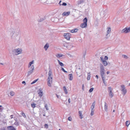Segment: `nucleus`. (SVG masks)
Listing matches in <instances>:
<instances>
[{"instance_id": "64", "label": "nucleus", "mask_w": 130, "mask_h": 130, "mask_svg": "<svg viewBox=\"0 0 130 130\" xmlns=\"http://www.w3.org/2000/svg\"><path fill=\"white\" fill-rule=\"evenodd\" d=\"M57 95V98H58V96L57 95Z\"/></svg>"}, {"instance_id": "63", "label": "nucleus", "mask_w": 130, "mask_h": 130, "mask_svg": "<svg viewBox=\"0 0 130 130\" xmlns=\"http://www.w3.org/2000/svg\"><path fill=\"white\" fill-rule=\"evenodd\" d=\"M67 55H70V54H69V53H67Z\"/></svg>"}, {"instance_id": "17", "label": "nucleus", "mask_w": 130, "mask_h": 130, "mask_svg": "<svg viewBox=\"0 0 130 130\" xmlns=\"http://www.w3.org/2000/svg\"><path fill=\"white\" fill-rule=\"evenodd\" d=\"M105 77H104V78H102V80L103 82V83H104V84L105 86H107V83L105 81Z\"/></svg>"}, {"instance_id": "3", "label": "nucleus", "mask_w": 130, "mask_h": 130, "mask_svg": "<svg viewBox=\"0 0 130 130\" xmlns=\"http://www.w3.org/2000/svg\"><path fill=\"white\" fill-rule=\"evenodd\" d=\"M22 50L19 48L14 49L12 51V54L14 55H17L21 53Z\"/></svg>"}, {"instance_id": "12", "label": "nucleus", "mask_w": 130, "mask_h": 130, "mask_svg": "<svg viewBox=\"0 0 130 130\" xmlns=\"http://www.w3.org/2000/svg\"><path fill=\"white\" fill-rule=\"evenodd\" d=\"M107 34H106V36H107V35L110 33L111 30V28L109 27H108L107 28Z\"/></svg>"}, {"instance_id": "8", "label": "nucleus", "mask_w": 130, "mask_h": 130, "mask_svg": "<svg viewBox=\"0 0 130 130\" xmlns=\"http://www.w3.org/2000/svg\"><path fill=\"white\" fill-rule=\"evenodd\" d=\"M70 33L64 34V36L65 38L67 40H69L70 38Z\"/></svg>"}, {"instance_id": "28", "label": "nucleus", "mask_w": 130, "mask_h": 130, "mask_svg": "<svg viewBox=\"0 0 130 130\" xmlns=\"http://www.w3.org/2000/svg\"><path fill=\"white\" fill-rule=\"evenodd\" d=\"M109 95L110 98H112L114 94L112 92L109 93Z\"/></svg>"}, {"instance_id": "35", "label": "nucleus", "mask_w": 130, "mask_h": 130, "mask_svg": "<svg viewBox=\"0 0 130 130\" xmlns=\"http://www.w3.org/2000/svg\"><path fill=\"white\" fill-rule=\"evenodd\" d=\"M14 93L13 91H11L10 92V95L12 96H13L14 95Z\"/></svg>"}, {"instance_id": "24", "label": "nucleus", "mask_w": 130, "mask_h": 130, "mask_svg": "<svg viewBox=\"0 0 130 130\" xmlns=\"http://www.w3.org/2000/svg\"><path fill=\"white\" fill-rule=\"evenodd\" d=\"M95 105V102H94L92 104V105L91 106V108L92 109H94V106Z\"/></svg>"}, {"instance_id": "14", "label": "nucleus", "mask_w": 130, "mask_h": 130, "mask_svg": "<svg viewBox=\"0 0 130 130\" xmlns=\"http://www.w3.org/2000/svg\"><path fill=\"white\" fill-rule=\"evenodd\" d=\"M104 109L106 111H108V106L107 104L105 102Z\"/></svg>"}, {"instance_id": "56", "label": "nucleus", "mask_w": 130, "mask_h": 130, "mask_svg": "<svg viewBox=\"0 0 130 130\" xmlns=\"http://www.w3.org/2000/svg\"><path fill=\"white\" fill-rule=\"evenodd\" d=\"M106 73L107 74H108L109 73V71H108Z\"/></svg>"}, {"instance_id": "32", "label": "nucleus", "mask_w": 130, "mask_h": 130, "mask_svg": "<svg viewBox=\"0 0 130 130\" xmlns=\"http://www.w3.org/2000/svg\"><path fill=\"white\" fill-rule=\"evenodd\" d=\"M68 43H67L66 42H65V43H63L62 44V45L64 47H66V48L67 47Z\"/></svg>"}, {"instance_id": "10", "label": "nucleus", "mask_w": 130, "mask_h": 130, "mask_svg": "<svg viewBox=\"0 0 130 130\" xmlns=\"http://www.w3.org/2000/svg\"><path fill=\"white\" fill-rule=\"evenodd\" d=\"M73 47V46L72 45V44L70 43H68L67 48L68 49L70 50Z\"/></svg>"}, {"instance_id": "53", "label": "nucleus", "mask_w": 130, "mask_h": 130, "mask_svg": "<svg viewBox=\"0 0 130 130\" xmlns=\"http://www.w3.org/2000/svg\"><path fill=\"white\" fill-rule=\"evenodd\" d=\"M3 19L2 18V17L0 16V20L1 21H2L3 20Z\"/></svg>"}, {"instance_id": "42", "label": "nucleus", "mask_w": 130, "mask_h": 130, "mask_svg": "<svg viewBox=\"0 0 130 130\" xmlns=\"http://www.w3.org/2000/svg\"><path fill=\"white\" fill-rule=\"evenodd\" d=\"M4 108L2 107V105H0V110L1 111H2V110Z\"/></svg>"}, {"instance_id": "57", "label": "nucleus", "mask_w": 130, "mask_h": 130, "mask_svg": "<svg viewBox=\"0 0 130 130\" xmlns=\"http://www.w3.org/2000/svg\"><path fill=\"white\" fill-rule=\"evenodd\" d=\"M61 2V1H60L59 2V4L60 5H61V4H60V3Z\"/></svg>"}, {"instance_id": "5", "label": "nucleus", "mask_w": 130, "mask_h": 130, "mask_svg": "<svg viewBox=\"0 0 130 130\" xmlns=\"http://www.w3.org/2000/svg\"><path fill=\"white\" fill-rule=\"evenodd\" d=\"M34 69V66L33 65H32L29 71L28 72V74L27 76H28L33 73Z\"/></svg>"}, {"instance_id": "61", "label": "nucleus", "mask_w": 130, "mask_h": 130, "mask_svg": "<svg viewBox=\"0 0 130 130\" xmlns=\"http://www.w3.org/2000/svg\"><path fill=\"white\" fill-rule=\"evenodd\" d=\"M0 64H2V65H3V63H0Z\"/></svg>"}, {"instance_id": "39", "label": "nucleus", "mask_w": 130, "mask_h": 130, "mask_svg": "<svg viewBox=\"0 0 130 130\" xmlns=\"http://www.w3.org/2000/svg\"><path fill=\"white\" fill-rule=\"evenodd\" d=\"M108 92H109L110 91H111L112 88H111V87H108Z\"/></svg>"}, {"instance_id": "21", "label": "nucleus", "mask_w": 130, "mask_h": 130, "mask_svg": "<svg viewBox=\"0 0 130 130\" xmlns=\"http://www.w3.org/2000/svg\"><path fill=\"white\" fill-rule=\"evenodd\" d=\"M49 47V44H46L44 46V48L45 50H46Z\"/></svg>"}, {"instance_id": "60", "label": "nucleus", "mask_w": 130, "mask_h": 130, "mask_svg": "<svg viewBox=\"0 0 130 130\" xmlns=\"http://www.w3.org/2000/svg\"><path fill=\"white\" fill-rule=\"evenodd\" d=\"M109 92V93H111L112 92V91H110L109 92Z\"/></svg>"}, {"instance_id": "25", "label": "nucleus", "mask_w": 130, "mask_h": 130, "mask_svg": "<svg viewBox=\"0 0 130 130\" xmlns=\"http://www.w3.org/2000/svg\"><path fill=\"white\" fill-rule=\"evenodd\" d=\"M130 124V122L129 121H127L125 122V125L126 126L128 127V125Z\"/></svg>"}, {"instance_id": "27", "label": "nucleus", "mask_w": 130, "mask_h": 130, "mask_svg": "<svg viewBox=\"0 0 130 130\" xmlns=\"http://www.w3.org/2000/svg\"><path fill=\"white\" fill-rule=\"evenodd\" d=\"M90 73H88V76L87 77V79L88 80H89L90 79Z\"/></svg>"}, {"instance_id": "48", "label": "nucleus", "mask_w": 130, "mask_h": 130, "mask_svg": "<svg viewBox=\"0 0 130 130\" xmlns=\"http://www.w3.org/2000/svg\"><path fill=\"white\" fill-rule=\"evenodd\" d=\"M67 5V4L66 3H63L62 4V5L64 6H66Z\"/></svg>"}, {"instance_id": "44", "label": "nucleus", "mask_w": 130, "mask_h": 130, "mask_svg": "<svg viewBox=\"0 0 130 130\" xmlns=\"http://www.w3.org/2000/svg\"><path fill=\"white\" fill-rule=\"evenodd\" d=\"M22 115L23 117H24L25 118L26 117V115H25V114L24 113L22 112Z\"/></svg>"}, {"instance_id": "49", "label": "nucleus", "mask_w": 130, "mask_h": 130, "mask_svg": "<svg viewBox=\"0 0 130 130\" xmlns=\"http://www.w3.org/2000/svg\"><path fill=\"white\" fill-rule=\"evenodd\" d=\"M70 32L72 33H74L73 29H72L70 30Z\"/></svg>"}, {"instance_id": "43", "label": "nucleus", "mask_w": 130, "mask_h": 130, "mask_svg": "<svg viewBox=\"0 0 130 130\" xmlns=\"http://www.w3.org/2000/svg\"><path fill=\"white\" fill-rule=\"evenodd\" d=\"M86 52V51H85L84 52V54H83V57L84 58H85V56Z\"/></svg>"}, {"instance_id": "58", "label": "nucleus", "mask_w": 130, "mask_h": 130, "mask_svg": "<svg viewBox=\"0 0 130 130\" xmlns=\"http://www.w3.org/2000/svg\"><path fill=\"white\" fill-rule=\"evenodd\" d=\"M57 61H58V62L59 63V62L60 63V61H59V60H57Z\"/></svg>"}, {"instance_id": "46", "label": "nucleus", "mask_w": 130, "mask_h": 130, "mask_svg": "<svg viewBox=\"0 0 130 130\" xmlns=\"http://www.w3.org/2000/svg\"><path fill=\"white\" fill-rule=\"evenodd\" d=\"M68 120L69 121H71L72 120V118L70 117H69L68 118Z\"/></svg>"}, {"instance_id": "13", "label": "nucleus", "mask_w": 130, "mask_h": 130, "mask_svg": "<svg viewBox=\"0 0 130 130\" xmlns=\"http://www.w3.org/2000/svg\"><path fill=\"white\" fill-rule=\"evenodd\" d=\"M70 12L69 11L68 12H64L62 13V15L63 16H68L70 14Z\"/></svg>"}, {"instance_id": "16", "label": "nucleus", "mask_w": 130, "mask_h": 130, "mask_svg": "<svg viewBox=\"0 0 130 130\" xmlns=\"http://www.w3.org/2000/svg\"><path fill=\"white\" fill-rule=\"evenodd\" d=\"M69 79L70 80H72L73 79L72 74H69Z\"/></svg>"}, {"instance_id": "52", "label": "nucleus", "mask_w": 130, "mask_h": 130, "mask_svg": "<svg viewBox=\"0 0 130 130\" xmlns=\"http://www.w3.org/2000/svg\"><path fill=\"white\" fill-rule=\"evenodd\" d=\"M22 84H24L25 85V84H26L25 82V81H23L22 82Z\"/></svg>"}, {"instance_id": "55", "label": "nucleus", "mask_w": 130, "mask_h": 130, "mask_svg": "<svg viewBox=\"0 0 130 130\" xmlns=\"http://www.w3.org/2000/svg\"><path fill=\"white\" fill-rule=\"evenodd\" d=\"M95 77L97 79L98 78V76L97 75H96L95 76Z\"/></svg>"}, {"instance_id": "37", "label": "nucleus", "mask_w": 130, "mask_h": 130, "mask_svg": "<svg viewBox=\"0 0 130 130\" xmlns=\"http://www.w3.org/2000/svg\"><path fill=\"white\" fill-rule=\"evenodd\" d=\"M45 107L47 110H48L49 109L47 105V104H45Z\"/></svg>"}, {"instance_id": "19", "label": "nucleus", "mask_w": 130, "mask_h": 130, "mask_svg": "<svg viewBox=\"0 0 130 130\" xmlns=\"http://www.w3.org/2000/svg\"><path fill=\"white\" fill-rule=\"evenodd\" d=\"M46 18V17H44L43 18H41L38 21L39 22H41L45 20Z\"/></svg>"}, {"instance_id": "41", "label": "nucleus", "mask_w": 130, "mask_h": 130, "mask_svg": "<svg viewBox=\"0 0 130 130\" xmlns=\"http://www.w3.org/2000/svg\"><path fill=\"white\" fill-rule=\"evenodd\" d=\"M61 70L65 73H67V72L62 67L61 68Z\"/></svg>"}, {"instance_id": "11", "label": "nucleus", "mask_w": 130, "mask_h": 130, "mask_svg": "<svg viewBox=\"0 0 130 130\" xmlns=\"http://www.w3.org/2000/svg\"><path fill=\"white\" fill-rule=\"evenodd\" d=\"M7 128L8 130H16L15 128L12 126H8Z\"/></svg>"}, {"instance_id": "7", "label": "nucleus", "mask_w": 130, "mask_h": 130, "mask_svg": "<svg viewBox=\"0 0 130 130\" xmlns=\"http://www.w3.org/2000/svg\"><path fill=\"white\" fill-rule=\"evenodd\" d=\"M77 75L80 77L81 75L82 70L80 68H77L75 70Z\"/></svg>"}, {"instance_id": "40", "label": "nucleus", "mask_w": 130, "mask_h": 130, "mask_svg": "<svg viewBox=\"0 0 130 130\" xmlns=\"http://www.w3.org/2000/svg\"><path fill=\"white\" fill-rule=\"evenodd\" d=\"M74 32H76L77 31L78 29L77 28H75L74 29H73Z\"/></svg>"}, {"instance_id": "54", "label": "nucleus", "mask_w": 130, "mask_h": 130, "mask_svg": "<svg viewBox=\"0 0 130 130\" xmlns=\"http://www.w3.org/2000/svg\"><path fill=\"white\" fill-rule=\"evenodd\" d=\"M70 99H69V100H68V102L69 103H70V102H71L70 101Z\"/></svg>"}, {"instance_id": "26", "label": "nucleus", "mask_w": 130, "mask_h": 130, "mask_svg": "<svg viewBox=\"0 0 130 130\" xmlns=\"http://www.w3.org/2000/svg\"><path fill=\"white\" fill-rule=\"evenodd\" d=\"M56 56L57 57L59 58L62 57L63 56V55L62 54H57Z\"/></svg>"}, {"instance_id": "33", "label": "nucleus", "mask_w": 130, "mask_h": 130, "mask_svg": "<svg viewBox=\"0 0 130 130\" xmlns=\"http://www.w3.org/2000/svg\"><path fill=\"white\" fill-rule=\"evenodd\" d=\"M38 80V79H36V80H34V81H33L31 83V84H34L37 81V80Z\"/></svg>"}, {"instance_id": "1", "label": "nucleus", "mask_w": 130, "mask_h": 130, "mask_svg": "<svg viewBox=\"0 0 130 130\" xmlns=\"http://www.w3.org/2000/svg\"><path fill=\"white\" fill-rule=\"evenodd\" d=\"M50 70L48 72V76L47 79V84L48 86L50 87H51V84L52 83L53 78L51 76L52 72L51 69L49 68Z\"/></svg>"}, {"instance_id": "22", "label": "nucleus", "mask_w": 130, "mask_h": 130, "mask_svg": "<svg viewBox=\"0 0 130 130\" xmlns=\"http://www.w3.org/2000/svg\"><path fill=\"white\" fill-rule=\"evenodd\" d=\"M102 62L103 63V64L105 66H106L107 65L108 63L107 62L106 60H103V62Z\"/></svg>"}, {"instance_id": "59", "label": "nucleus", "mask_w": 130, "mask_h": 130, "mask_svg": "<svg viewBox=\"0 0 130 130\" xmlns=\"http://www.w3.org/2000/svg\"><path fill=\"white\" fill-rule=\"evenodd\" d=\"M84 86V85H83V86H82V89H83V90H83Z\"/></svg>"}, {"instance_id": "15", "label": "nucleus", "mask_w": 130, "mask_h": 130, "mask_svg": "<svg viewBox=\"0 0 130 130\" xmlns=\"http://www.w3.org/2000/svg\"><path fill=\"white\" fill-rule=\"evenodd\" d=\"M82 111H80L78 112L79 116L80 117V118L81 119L83 118V115L82 114Z\"/></svg>"}, {"instance_id": "30", "label": "nucleus", "mask_w": 130, "mask_h": 130, "mask_svg": "<svg viewBox=\"0 0 130 130\" xmlns=\"http://www.w3.org/2000/svg\"><path fill=\"white\" fill-rule=\"evenodd\" d=\"M94 111V109H91V113H90V115L91 116H93V115Z\"/></svg>"}, {"instance_id": "4", "label": "nucleus", "mask_w": 130, "mask_h": 130, "mask_svg": "<svg viewBox=\"0 0 130 130\" xmlns=\"http://www.w3.org/2000/svg\"><path fill=\"white\" fill-rule=\"evenodd\" d=\"M83 23L81 24L80 26L82 28H84L86 27L87 26V19L86 17H85L83 20Z\"/></svg>"}, {"instance_id": "34", "label": "nucleus", "mask_w": 130, "mask_h": 130, "mask_svg": "<svg viewBox=\"0 0 130 130\" xmlns=\"http://www.w3.org/2000/svg\"><path fill=\"white\" fill-rule=\"evenodd\" d=\"M122 57L125 59H127L128 58V57L127 56L124 55H122Z\"/></svg>"}, {"instance_id": "47", "label": "nucleus", "mask_w": 130, "mask_h": 130, "mask_svg": "<svg viewBox=\"0 0 130 130\" xmlns=\"http://www.w3.org/2000/svg\"><path fill=\"white\" fill-rule=\"evenodd\" d=\"M105 60H107L108 59V57L107 56H105L104 58Z\"/></svg>"}, {"instance_id": "50", "label": "nucleus", "mask_w": 130, "mask_h": 130, "mask_svg": "<svg viewBox=\"0 0 130 130\" xmlns=\"http://www.w3.org/2000/svg\"><path fill=\"white\" fill-rule=\"evenodd\" d=\"M14 124L15 125H18V124H19L18 123V122H15L14 123Z\"/></svg>"}, {"instance_id": "31", "label": "nucleus", "mask_w": 130, "mask_h": 130, "mask_svg": "<svg viewBox=\"0 0 130 130\" xmlns=\"http://www.w3.org/2000/svg\"><path fill=\"white\" fill-rule=\"evenodd\" d=\"M36 104L34 103L31 104V106L33 108H35L36 107Z\"/></svg>"}, {"instance_id": "6", "label": "nucleus", "mask_w": 130, "mask_h": 130, "mask_svg": "<svg viewBox=\"0 0 130 130\" xmlns=\"http://www.w3.org/2000/svg\"><path fill=\"white\" fill-rule=\"evenodd\" d=\"M130 31V30L129 28H127V27H125L124 29H122L121 31V32L122 33H127Z\"/></svg>"}, {"instance_id": "62", "label": "nucleus", "mask_w": 130, "mask_h": 130, "mask_svg": "<svg viewBox=\"0 0 130 130\" xmlns=\"http://www.w3.org/2000/svg\"><path fill=\"white\" fill-rule=\"evenodd\" d=\"M43 116H45V114H43Z\"/></svg>"}, {"instance_id": "9", "label": "nucleus", "mask_w": 130, "mask_h": 130, "mask_svg": "<svg viewBox=\"0 0 130 130\" xmlns=\"http://www.w3.org/2000/svg\"><path fill=\"white\" fill-rule=\"evenodd\" d=\"M42 89L41 88H40L38 90L39 92L38 94H39V96L41 98L43 95V92L42 91Z\"/></svg>"}, {"instance_id": "38", "label": "nucleus", "mask_w": 130, "mask_h": 130, "mask_svg": "<svg viewBox=\"0 0 130 130\" xmlns=\"http://www.w3.org/2000/svg\"><path fill=\"white\" fill-rule=\"evenodd\" d=\"M59 64L61 67H63L64 66V64L61 62H59Z\"/></svg>"}, {"instance_id": "20", "label": "nucleus", "mask_w": 130, "mask_h": 130, "mask_svg": "<svg viewBox=\"0 0 130 130\" xmlns=\"http://www.w3.org/2000/svg\"><path fill=\"white\" fill-rule=\"evenodd\" d=\"M34 60H32L31 61L29 62V63L28 67V68H30L31 66V64L34 63Z\"/></svg>"}, {"instance_id": "36", "label": "nucleus", "mask_w": 130, "mask_h": 130, "mask_svg": "<svg viewBox=\"0 0 130 130\" xmlns=\"http://www.w3.org/2000/svg\"><path fill=\"white\" fill-rule=\"evenodd\" d=\"M93 89H94L93 88H91L89 90V92L90 93L92 92V91H93Z\"/></svg>"}, {"instance_id": "51", "label": "nucleus", "mask_w": 130, "mask_h": 130, "mask_svg": "<svg viewBox=\"0 0 130 130\" xmlns=\"http://www.w3.org/2000/svg\"><path fill=\"white\" fill-rule=\"evenodd\" d=\"M100 58H101V60L102 61V62H103V60H104L103 59V57H100Z\"/></svg>"}, {"instance_id": "2", "label": "nucleus", "mask_w": 130, "mask_h": 130, "mask_svg": "<svg viewBox=\"0 0 130 130\" xmlns=\"http://www.w3.org/2000/svg\"><path fill=\"white\" fill-rule=\"evenodd\" d=\"M100 74L101 76V77L102 78H104L105 77V76H104V74H105L104 72H105V71L104 70V66L103 65L101 64H100Z\"/></svg>"}, {"instance_id": "29", "label": "nucleus", "mask_w": 130, "mask_h": 130, "mask_svg": "<svg viewBox=\"0 0 130 130\" xmlns=\"http://www.w3.org/2000/svg\"><path fill=\"white\" fill-rule=\"evenodd\" d=\"M121 90H124L125 89V86L124 85H121Z\"/></svg>"}, {"instance_id": "45", "label": "nucleus", "mask_w": 130, "mask_h": 130, "mask_svg": "<svg viewBox=\"0 0 130 130\" xmlns=\"http://www.w3.org/2000/svg\"><path fill=\"white\" fill-rule=\"evenodd\" d=\"M44 127L46 128H48V125L47 124H45L44 125Z\"/></svg>"}, {"instance_id": "23", "label": "nucleus", "mask_w": 130, "mask_h": 130, "mask_svg": "<svg viewBox=\"0 0 130 130\" xmlns=\"http://www.w3.org/2000/svg\"><path fill=\"white\" fill-rule=\"evenodd\" d=\"M63 89L64 90V91L65 92V93L67 94L68 93L67 90L66 88V87L65 86H64L63 87Z\"/></svg>"}, {"instance_id": "18", "label": "nucleus", "mask_w": 130, "mask_h": 130, "mask_svg": "<svg viewBox=\"0 0 130 130\" xmlns=\"http://www.w3.org/2000/svg\"><path fill=\"white\" fill-rule=\"evenodd\" d=\"M121 91L122 92V94L124 95L127 92V90L126 89L124 90H121Z\"/></svg>"}]
</instances>
